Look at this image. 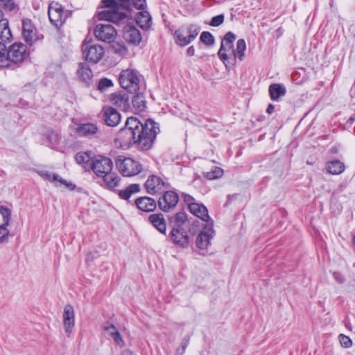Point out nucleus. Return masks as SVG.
Segmentation results:
<instances>
[{
  "mask_svg": "<svg viewBox=\"0 0 355 355\" xmlns=\"http://www.w3.org/2000/svg\"><path fill=\"white\" fill-rule=\"evenodd\" d=\"M159 132L157 124L151 119L142 123L137 118L128 117L125 125L117 134L116 142L123 150L136 145L141 150H149Z\"/></svg>",
  "mask_w": 355,
  "mask_h": 355,
  "instance_id": "f257e3e1",
  "label": "nucleus"
},
{
  "mask_svg": "<svg viewBox=\"0 0 355 355\" xmlns=\"http://www.w3.org/2000/svg\"><path fill=\"white\" fill-rule=\"evenodd\" d=\"M146 6V0H101L96 15L100 20L123 25L131 19L133 8L144 9Z\"/></svg>",
  "mask_w": 355,
  "mask_h": 355,
  "instance_id": "f03ea898",
  "label": "nucleus"
},
{
  "mask_svg": "<svg viewBox=\"0 0 355 355\" xmlns=\"http://www.w3.org/2000/svg\"><path fill=\"white\" fill-rule=\"evenodd\" d=\"M235 40L236 36L232 32L226 33L218 52V57L226 67L233 66L235 64L234 49L233 47V42Z\"/></svg>",
  "mask_w": 355,
  "mask_h": 355,
  "instance_id": "7ed1b4c3",
  "label": "nucleus"
},
{
  "mask_svg": "<svg viewBox=\"0 0 355 355\" xmlns=\"http://www.w3.org/2000/svg\"><path fill=\"white\" fill-rule=\"evenodd\" d=\"M83 58L92 63L98 62L105 55L104 48L94 43L92 40L87 37L83 41L81 46Z\"/></svg>",
  "mask_w": 355,
  "mask_h": 355,
  "instance_id": "20e7f679",
  "label": "nucleus"
},
{
  "mask_svg": "<svg viewBox=\"0 0 355 355\" xmlns=\"http://www.w3.org/2000/svg\"><path fill=\"white\" fill-rule=\"evenodd\" d=\"M116 165L119 172L126 177L136 175L141 171V164L130 157L119 156L116 159Z\"/></svg>",
  "mask_w": 355,
  "mask_h": 355,
  "instance_id": "39448f33",
  "label": "nucleus"
},
{
  "mask_svg": "<svg viewBox=\"0 0 355 355\" xmlns=\"http://www.w3.org/2000/svg\"><path fill=\"white\" fill-rule=\"evenodd\" d=\"M119 82L123 88L131 93H136L139 89V77L135 70H123L119 76Z\"/></svg>",
  "mask_w": 355,
  "mask_h": 355,
  "instance_id": "423d86ee",
  "label": "nucleus"
},
{
  "mask_svg": "<svg viewBox=\"0 0 355 355\" xmlns=\"http://www.w3.org/2000/svg\"><path fill=\"white\" fill-rule=\"evenodd\" d=\"M91 168L95 175L101 178L113 169V162L107 157L98 155L92 159Z\"/></svg>",
  "mask_w": 355,
  "mask_h": 355,
  "instance_id": "0eeeda50",
  "label": "nucleus"
},
{
  "mask_svg": "<svg viewBox=\"0 0 355 355\" xmlns=\"http://www.w3.org/2000/svg\"><path fill=\"white\" fill-rule=\"evenodd\" d=\"M214 235L213 222L206 223L196 239V246L202 251V254H204L205 251L210 246L211 239Z\"/></svg>",
  "mask_w": 355,
  "mask_h": 355,
  "instance_id": "6e6552de",
  "label": "nucleus"
},
{
  "mask_svg": "<svg viewBox=\"0 0 355 355\" xmlns=\"http://www.w3.org/2000/svg\"><path fill=\"white\" fill-rule=\"evenodd\" d=\"M94 35L98 40L110 43L115 40L117 33L111 24H98L94 28Z\"/></svg>",
  "mask_w": 355,
  "mask_h": 355,
  "instance_id": "1a4fd4ad",
  "label": "nucleus"
},
{
  "mask_svg": "<svg viewBox=\"0 0 355 355\" xmlns=\"http://www.w3.org/2000/svg\"><path fill=\"white\" fill-rule=\"evenodd\" d=\"M10 64H19L26 59L29 55L27 46L22 43H15L7 51Z\"/></svg>",
  "mask_w": 355,
  "mask_h": 355,
  "instance_id": "9d476101",
  "label": "nucleus"
},
{
  "mask_svg": "<svg viewBox=\"0 0 355 355\" xmlns=\"http://www.w3.org/2000/svg\"><path fill=\"white\" fill-rule=\"evenodd\" d=\"M200 28L192 26L189 29L180 28L175 33L176 43L184 46L191 42L198 35Z\"/></svg>",
  "mask_w": 355,
  "mask_h": 355,
  "instance_id": "9b49d317",
  "label": "nucleus"
},
{
  "mask_svg": "<svg viewBox=\"0 0 355 355\" xmlns=\"http://www.w3.org/2000/svg\"><path fill=\"white\" fill-rule=\"evenodd\" d=\"M48 14L50 21L55 26H61L66 18L62 6L55 1L49 4Z\"/></svg>",
  "mask_w": 355,
  "mask_h": 355,
  "instance_id": "f8f14e48",
  "label": "nucleus"
},
{
  "mask_svg": "<svg viewBox=\"0 0 355 355\" xmlns=\"http://www.w3.org/2000/svg\"><path fill=\"white\" fill-rule=\"evenodd\" d=\"M123 25V38L130 44L138 46L141 40L142 37L140 31L133 25H130L129 21Z\"/></svg>",
  "mask_w": 355,
  "mask_h": 355,
  "instance_id": "ddd939ff",
  "label": "nucleus"
},
{
  "mask_svg": "<svg viewBox=\"0 0 355 355\" xmlns=\"http://www.w3.org/2000/svg\"><path fill=\"white\" fill-rule=\"evenodd\" d=\"M179 200L178 195L173 191H166L164 194L159 199L158 205L159 208L164 211H168L173 209Z\"/></svg>",
  "mask_w": 355,
  "mask_h": 355,
  "instance_id": "4468645a",
  "label": "nucleus"
},
{
  "mask_svg": "<svg viewBox=\"0 0 355 355\" xmlns=\"http://www.w3.org/2000/svg\"><path fill=\"white\" fill-rule=\"evenodd\" d=\"M63 327L65 334L68 337L71 336L75 326V313L73 308L67 305L64 308L62 313Z\"/></svg>",
  "mask_w": 355,
  "mask_h": 355,
  "instance_id": "2eb2a0df",
  "label": "nucleus"
},
{
  "mask_svg": "<svg viewBox=\"0 0 355 355\" xmlns=\"http://www.w3.org/2000/svg\"><path fill=\"white\" fill-rule=\"evenodd\" d=\"M145 187L150 194L162 192L167 188L166 183L160 178L155 175L148 177L145 183Z\"/></svg>",
  "mask_w": 355,
  "mask_h": 355,
  "instance_id": "dca6fc26",
  "label": "nucleus"
},
{
  "mask_svg": "<svg viewBox=\"0 0 355 355\" xmlns=\"http://www.w3.org/2000/svg\"><path fill=\"white\" fill-rule=\"evenodd\" d=\"M22 33L26 42L30 44L37 40L36 28L28 19L22 21Z\"/></svg>",
  "mask_w": 355,
  "mask_h": 355,
  "instance_id": "f3484780",
  "label": "nucleus"
},
{
  "mask_svg": "<svg viewBox=\"0 0 355 355\" xmlns=\"http://www.w3.org/2000/svg\"><path fill=\"white\" fill-rule=\"evenodd\" d=\"M170 237L174 243L183 248L189 246L190 243V238L186 228H180L176 232L171 230Z\"/></svg>",
  "mask_w": 355,
  "mask_h": 355,
  "instance_id": "a211bd4d",
  "label": "nucleus"
},
{
  "mask_svg": "<svg viewBox=\"0 0 355 355\" xmlns=\"http://www.w3.org/2000/svg\"><path fill=\"white\" fill-rule=\"evenodd\" d=\"M109 101L113 105L121 109L126 110L129 107V96L123 92H116L109 96Z\"/></svg>",
  "mask_w": 355,
  "mask_h": 355,
  "instance_id": "6ab92c4d",
  "label": "nucleus"
},
{
  "mask_svg": "<svg viewBox=\"0 0 355 355\" xmlns=\"http://www.w3.org/2000/svg\"><path fill=\"white\" fill-rule=\"evenodd\" d=\"M103 116L105 122L109 126L115 127L121 121V114L112 107L103 108Z\"/></svg>",
  "mask_w": 355,
  "mask_h": 355,
  "instance_id": "aec40b11",
  "label": "nucleus"
},
{
  "mask_svg": "<svg viewBox=\"0 0 355 355\" xmlns=\"http://www.w3.org/2000/svg\"><path fill=\"white\" fill-rule=\"evenodd\" d=\"M103 329L106 334L111 337L119 347H123L125 346V342L115 326L107 323L104 325Z\"/></svg>",
  "mask_w": 355,
  "mask_h": 355,
  "instance_id": "412c9836",
  "label": "nucleus"
},
{
  "mask_svg": "<svg viewBox=\"0 0 355 355\" xmlns=\"http://www.w3.org/2000/svg\"><path fill=\"white\" fill-rule=\"evenodd\" d=\"M189 210L193 215L207 222V223L212 222L211 220L209 221L208 210L203 205L196 202L189 203Z\"/></svg>",
  "mask_w": 355,
  "mask_h": 355,
  "instance_id": "4be33fe9",
  "label": "nucleus"
},
{
  "mask_svg": "<svg viewBox=\"0 0 355 355\" xmlns=\"http://www.w3.org/2000/svg\"><path fill=\"white\" fill-rule=\"evenodd\" d=\"M101 178L103 179L104 186L110 190H114L121 183L120 176L116 173L113 172L112 170Z\"/></svg>",
  "mask_w": 355,
  "mask_h": 355,
  "instance_id": "5701e85b",
  "label": "nucleus"
},
{
  "mask_svg": "<svg viewBox=\"0 0 355 355\" xmlns=\"http://www.w3.org/2000/svg\"><path fill=\"white\" fill-rule=\"evenodd\" d=\"M148 220L160 233L166 234V223L163 214H151L148 216Z\"/></svg>",
  "mask_w": 355,
  "mask_h": 355,
  "instance_id": "b1692460",
  "label": "nucleus"
},
{
  "mask_svg": "<svg viewBox=\"0 0 355 355\" xmlns=\"http://www.w3.org/2000/svg\"><path fill=\"white\" fill-rule=\"evenodd\" d=\"M137 207L143 211L150 212L155 209L157 204L155 200L149 197H141L135 200Z\"/></svg>",
  "mask_w": 355,
  "mask_h": 355,
  "instance_id": "393cba45",
  "label": "nucleus"
},
{
  "mask_svg": "<svg viewBox=\"0 0 355 355\" xmlns=\"http://www.w3.org/2000/svg\"><path fill=\"white\" fill-rule=\"evenodd\" d=\"M325 169L329 174L338 175L345 171V165L338 159H334L326 163Z\"/></svg>",
  "mask_w": 355,
  "mask_h": 355,
  "instance_id": "a878e982",
  "label": "nucleus"
},
{
  "mask_svg": "<svg viewBox=\"0 0 355 355\" xmlns=\"http://www.w3.org/2000/svg\"><path fill=\"white\" fill-rule=\"evenodd\" d=\"M12 35L8 26V19H3L0 22V44L6 46L11 41Z\"/></svg>",
  "mask_w": 355,
  "mask_h": 355,
  "instance_id": "bb28decb",
  "label": "nucleus"
},
{
  "mask_svg": "<svg viewBox=\"0 0 355 355\" xmlns=\"http://www.w3.org/2000/svg\"><path fill=\"white\" fill-rule=\"evenodd\" d=\"M137 24L144 30H148L152 25V18L149 12L145 10L137 13L135 18Z\"/></svg>",
  "mask_w": 355,
  "mask_h": 355,
  "instance_id": "cd10ccee",
  "label": "nucleus"
},
{
  "mask_svg": "<svg viewBox=\"0 0 355 355\" xmlns=\"http://www.w3.org/2000/svg\"><path fill=\"white\" fill-rule=\"evenodd\" d=\"M187 216L183 212H179L170 218V225L175 232L180 228H186Z\"/></svg>",
  "mask_w": 355,
  "mask_h": 355,
  "instance_id": "c85d7f7f",
  "label": "nucleus"
},
{
  "mask_svg": "<svg viewBox=\"0 0 355 355\" xmlns=\"http://www.w3.org/2000/svg\"><path fill=\"white\" fill-rule=\"evenodd\" d=\"M37 174L40 175L44 180L48 181L51 183L54 187L58 184L60 175L53 171H49L46 168H38L35 171Z\"/></svg>",
  "mask_w": 355,
  "mask_h": 355,
  "instance_id": "c756f323",
  "label": "nucleus"
},
{
  "mask_svg": "<svg viewBox=\"0 0 355 355\" xmlns=\"http://www.w3.org/2000/svg\"><path fill=\"white\" fill-rule=\"evenodd\" d=\"M77 76L80 80L88 82L92 78V71L87 64L80 62L77 69Z\"/></svg>",
  "mask_w": 355,
  "mask_h": 355,
  "instance_id": "7c9ffc66",
  "label": "nucleus"
},
{
  "mask_svg": "<svg viewBox=\"0 0 355 355\" xmlns=\"http://www.w3.org/2000/svg\"><path fill=\"white\" fill-rule=\"evenodd\" d=\"M286 87L281 84H272L269 87V93L272 101H278L286 94Z\"/></svg>",
  "mask_w": 355,
  "mask_h": 355,
  "instance_id": "2f4dec72",
  "label": "nucleus"
},
{
  "mask_svg": "<svg viewBox=\"0 0 355 355\" xmlns=\"http://www.w3.org/2000/svg\"><path fill=\"white\" fill-rule=\"evenodd\" d=\"M98 127L94 123H84L77 128V132L80 136H91L98 132Z\"/></svg>",
  "mask_w": 355,
  "mask_h": 355,
  "instance_id": "473e14b6",
  "label": "nucleus"
},
{
  "mask_svg": "<svg viewBox=\"0 0 355 355\" xmlns=\"http://www.w3.org/2000/svg\"><path fill=\"white\" fill-rule=\"evenodd\" d=\"M139 190L140 187L139 184H132L128 186L125 189L121 190L119 192V196L123 200H128L132 194L139 192Z\"/></svg>",
  "mask_w": 355,
  "mask_h": 355,
  "instance_id": "72a5a7b5",
  "label": "nucleus"
},
{
  "mask_svg": "<svg viewBox=\"0 0 355 355\" xmlns=\"http://www.w3.org/2000/svg\"><path fill=\"white\" fill-rule=\"evenodd\" d=\"M245 49L246 44L245 40L243 39H239L236 42V48L234 49L235 60L237 58L240 60L244 59Z\"/></svg>",
  "mask_w": 355,
  "mask_h": 355,
  "instance_id": "f704fd0d",
  "label": "nucleus"
},
{
  "mask_svg": "<svg viewBox=\"0 0 355 355\" xmlns=\"http://www.w3.org/2000/svg\"><path fill=\"white\" fill-rule=\"evenodd\" d=\"M11 218V211L0 206V226H8Z\"/></svg>",
  "mask_w": 355,
  "mask_h": 355,
  "instance_id": "c9c22d12",
  "label": "nucleus"
},
{
  "mask_svg": "<svg viewBox=\"0 0 355 355\" xmlns=\"http://www.w3.org/2000/svg\"><path fill=\"white\" fill-rule=\"evenodd\" d=\"M6 46L0 44V69L11 67L10 60L8 59V53L5 51Z\"/></svg>",
  "mask_w": 355,
  "mask_h": 355,
  "instance_id": "e433bc0d",
  "label": "nucleus"
},
{
  "mask_svg": "<svg viewBox=\"0 0 355 355\" xmlns=\"http://www.w3.org/2000/svg\"><path fill=\"white\" fill-rule=\"evenodd\" d=\"M114 53L119 54L121 56H126L128 53V49L123 43L116 42L111 46Z\"/></svg>",
  "mask_w": 355,
  "mask_h": 355,
  "instance_id": "4c0bfd02",
  "label": "nucleus"
},
{
  "mask_svg": "<svg viewBox=\"0 0 355 355\" xmlns=\"http://www.w3.org/2000/svg\"><path fill=\"white\" fill-rule=\"evenodd\" d=\"M90 152H80L76 155V161L78 164L85 165L91 160Z\"/></svg>",
  "mask_w": 355,
  "mask_h": 355,
  "instance_id": "58836bf2",
  "label": "nucleus"
},
{
  "mask_svg": "<svg viewBox=\"0 0 355 355\" xmlns=\"http://www.w3.org/2000/svg\"><path fill=\"white\" fill-rule=\"evenodd\" d=\"M132 105L138 111H143L146 107L144 98L141 95H136L132 99Z\"/></svg>",
  "mask_w": 355,
  "mask_h": 355,
  "instance_id": "ea45409f",
  "label": "nucleus"
},
{
  "mask_svg": "<svg viewBox=\"0 0 355 355\" xmlns=\"http://www.w3.org/2000/svg\"><path fill=\"white\" fill-rule=\"evenodd\" d=\"M58 183L55 184V187H63L69 191H73L76 188V184L73 182L67 180L61 176H60Z\"/></svg>",
  "mask_w": 355,
  "mask_h": 355,
  "instance_id": "a19ab883",
  "label": "nucleus"
},
{
  "mask_svg": "<svg viewBox=\"0 0 355 355\" xmlns=\"http://www.w3.org/2000/svg\"><path fill=\"white\" fill-rule=\"evenodd\" d=\"M113 83L111 80L107 78H102L99 80L98 89L101 92H104L108 88L111 87Z\"/></svg>",
  "mask_w": 355,
  "mask_h": 355,
  "instance_id": "79ce46f5",
  "label": "nucleus"
},
{
  "mask_svg": "<svg viewBox=\"0 0 355 355\" xmlns=\"http://www.w3.org/2000/svg\"><path fill=\"white\" fill-rule=\"evenodd\" d=\"M200 40L206 45H211L214 43V39L213 35L209 32H202L200 35Z\"/></svg>",
  "mask_w": 355,
  "mask_h": 355,
  "instance_id": "37998d69",
  "label": "nucleus"
},
{
  "mask_svg": "<svg viewBox=\"0 0 355 355\" xmlns=\"http://www.w3.org/2000/svg\"><path fill=\"white\" fill-rule=\"evenodd\" d=\"M223 174V171L219 167H215L211 172H208L207 177L210 180H214L221 177Z\"/></svg>",
  "mask_w": 355,
  "mask_h": 355,
  "instance_id": "c03bdc74",
  "label": "nucleus"
},
{
  "mask_svg": "<svg viewBox=\"0 0 355 355\" xmlns=\"http://www.w3.org/2000/svg\"><path fill=\"white\" fill-rule=\"evenodd\" d=\"M9 236V230L7 226H0V244L6 243Z\"/></svg>",
  "mask_w": 355,
  "mask_h": 355,
  "instance_id": "a18cd8bd",
  "label": "nucleus"
},
{
  "mask_svg": "<svg viewBox=\"0 0 355 355\" xmlns=\"http://www.w3.org/2000/svg\"><path fill=\"white\" fill-rule=\"evenodd\" d=\"M0 6L9 11L13 10L16 8L13 0H0Z\"/></svg>",
  "mask_w": 355,
  "mask_h": 355,
  "instance_id": "49530a36",
  "label": "nucleus"
},
{
  "mask_svg": "<svg viewBox=\"0 0 355 355\" xmlns=\"http://www.w3.org/2000/svg\"><path fill=\"white\" fill-rule=\"evenodd\" d=\"M339 340L340 345L345 348H349L352 345V340L349 338V337L344 334H340L339 336Z\"/></svg>",
  "mask_w": 355,
  "mask_h": 355,
  "instance_id": "de8ad7c7",
  "label": "nucleus"
},
{
  "mask_svg": "<svg viewBox=\"0 0 355 355\" xmlns=\"http://www.w3.org/2000/svg\"><path fill=\"white\" fill-rule=\"evenodd\" d=\"M224 21V15H218L217 16L214 17L209 24L212 26H218L220 25Z\"/></svg>",
  "mask_w": 355,
  "mask_h": 355,
  "instance_id": "09e8293b",
  "label": "nucleus"
},
{
  "mask_svg": "<svg viewBox=\"0 0 355 355\" xmlns=\"http://www.w3.org/2000/svg\"><path fill=\"white\" fill-rule=\"evenodd\" d=\"M48 139L53 147H55L58 144L59 136L56 133L51 132V134L49 135Z\"/></svg>",
  "mask_w": 355,
  "mask_h": 355,
  "instance_id": "8fccbe9b",
  "label": "nucleus"
},
{
  "mask_svg": "<svg viewBox=\"0 0 355 355\" xmlns=\"http://www.w3.org/2000/svg\"><path fill=\"white\" fill-rule=\"evenodd\" d=\"M184 200L188 204V207H189V203H196L193 202L194 199L192 196L189 195H184Z\"/></svg>",
  "mask_w": 355,
  "mask_h": 355,
  "instance_id": "3c124183",
  "label": "nucleus"
},
{
  "mask_svg": "<svg viewBox=\"0 0 355 355\" xmlns=\"http://www.w3.org/2000/svg\"><path fill=\"white\" fill-rule=\"evenodd\" d=\"M195 54V49L193 46H189L187 50V55L188 56H193Z\"/></svg>",
  "mask_w": 355,
  "mask_h": 355,
  "instance_id": "603ef678",
  "label": "nucleus"
},
{
  "mask_svg": "<svg viewBox=\"0 0 355 355\" xmlns=\"http://www.w3.org/2000/svg\"><path fill=\"white\" fill-rule=\"evenodd\" d=\"M334 278L339 282H343V279L342 277H340V275L337 272H334Z\"/></svg>",
  "mask_w": 355,
  "mask_h": 355,
  "instance_id": "864d4df0",
  "label": "nucleus"
},
{
  "mask_svg": "<svg viewBox=\"0 0 355 355\" xmlns=\"http://www.w3.org/2000/svg\"><path fill=\"white\" fill-rule=\"evenodd\" d=\"M274 109H275V107L272 104H270L267 108V112L268 114H271L274 111Z\"/></svg>",
  "mask_w": 355,
  "mask_h": 355,
  "instance_id": "5fc2aeb1",
  "label": "nucleus"
},
{
  "mask_svg": "<svg viewBox=\"0 0 355 355\" xmlns=\"http://www.w3.org/2000/svg\"><path fill=\"white\" fill-rule=\"evenodd\" d=\"M121 355H134L132 352L129 350H125L121 353Z\"/></svg>",
  "mask_w": 355,
  "mask_h": 355,
  "instance_id": "6e6d98bb",
  "label": "nucleus"
},
{
  "mask_svg": "<svg viewBox=\"0 0 355 355\" xmlns=\"http://www.w3.org/2000/svg\"><path fill=\"white\" fill-rule=\"evenodd\" d=\"M353 243L355 245V237L353 239Z\"/></svg>",
  "mask_w": 355,
  "mask_h": 355,
  "instance_id": "4d7b16f0",
  "label": "nucleus"
}]
</instances>
